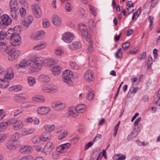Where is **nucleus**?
<instances>
[{"label": "nucleus", "mask_w": 160, "mask_h": 160, "mask_svg": "<svg viewBox=\"0 0 160 160\" xmlns=\"http://www.w3.org/2000/svg\"><path fill=\"white\" fill-rule=\"evenodd\" d=\"M33 158L32 156L29 155L25 157H22L20 160H32Z\"/></svg>", "instance_id": "bf43d9fd"}, {"label": "nucleus", "mask_w": 160, "mask_h": 160, "mask_svg": "<svg viewBox=\"0 0 160 160\" xmlns=\"http://www.w3.org/2000/svg\"><path fill=\"white\" fill-rule=\"evenodd\" d=\"M88 24L90 26L94 27L95 26V23L94 20L91 19L89 20Z\"/></svg>", "instance_id": "338daca9"}, {"label": "nucleus", "mask_w": 160, "mask_h": 160, "mask_svg": "<svg viewBox=\"0 0 160 160\" xmlns=\"http://www.w3.org/2000/svg\"><path fill=\"white\" fill-rule=\"evenodd\" d=\"M7 137V135L5 134H0V143L3 142Z\"/></svg>", "instance_id": "3c124183"}, {"label": "nucleus", "mask_w": 160, "mask_h": 160, "mask_svg": "<svg viewBox=\"0 0 160 160\" xmlns=\"http://www.w3.org/2000/svg\"><path fill=\"white\" fill-rule=\"evenodd\" d=\"M58 60L53 58H48L45 59L42 62L43 65L46 67H49L57 63Z\"/></svg>", "instance_id": "0eeeda50"}, {"label": "nucleus", "mask_w": 160, "mask_h": 160, "mask_svg": "<svg viewBox=\"0 0 160 160\" xmlns=\"http://www.w3.org/2000/svg\"><path fill=\"white\" fill-rule=\"evenodd\" d=\"M10 9H18V3L17 0H11L9 3Z\"/></svg>", "instance_id": "5701e85b"}, {"label": "nucleus", "mask_w": 160, "mask_h": 160, "mask_svg": "<svg viewBox=\"0 0 160 160\" xmlns=\"http://www.w3.org/2000/svg\"><path fill=\"white\" fill-rule=\"evenodd\" d=\"M19 12L20 14L22 17L24 16L26 14L25 9L23 7L19 9Z\"/></svg>", "instance_id": "6e6d98bb"}, {"label": "nucleus", "mask_w": 160, "mask_h": 160, "mask_svg": "<svg viewBox=\"0 0 160 160\" xmlns=\"http://www.w3.org/2000/svg\"><path fill=\"white\" fill-rule=\"evenodd\" d=\"M16 120H17L13 118H12L8 120L7 121V122L8 123V125H10L12 124H13V125H14L15 122H16Z\"/></svg>", "instance_id": "69168bd1"}, {"label": "nucleus", "mask_w": 160, "mask_h": 160, "mask_svg": "<svg viewBox=\"0 0 160 160\" xmlns=\"http://www.w3.org/2000/svg\"><path fill=\"white\" fill-rule=\"evenodd\" d=\"M70 48L74 50H76L81 48V45L79 41H76L71 43L69 46Z\"/></svg>", "instance_id": "bb28decb"}, {"label": "nucleus", "mask_w": 160, "mask_h": 160, "mask_svg": "<svg viewBox=\"0 0 160 160\" xmlns=\"http://www.w3.org/2000/svg\"><path fill=\"white\" fill-rule=\"evenodd\" d=\"M38 80L42 82L48 83L50 81V78L47 75L45 74H41L38 78Z\"/></svg>", "instance_id": "393cba45"}, {"label": "nucleus", "mask_w": 160, "mask_h": 160, "mask_svg": "<svg viewBox=\"0 0 160 160\" xmlns=\"http://www.w3.org/2000/svg\"><path fill=\"white\" fill-rule=\"evenodd\" d=\"M32 20L33 18L32 16H27L24 18L21 24L23 27L28 28L31 24Z\"/></svg>", "instance_id": "2eb2a0df"}, {"label": "nucleus", "mask_w": 160, "mask_h": 160, "mask_svg": "<svg viewBox=\"0 0 160 160\" xmlns=\"http://www.w3.org/2000/svg\"><path fill=\"white\" fill-rule=\"evenodd\" d=\"M47 47V42L45 41H42L34 45L32 48V49L33 50H37L44 49Z\"/></svg>", "instance_id": "a211bd4d"}, {"label": "nucleus", "mask_w": 160, "mask_h": 160, "mask_svg": "<svg viewBox=\"0 0 160 160\" xmlns=\"http://www.w3.org/2000/svg\"><path fill=\"white\" fill-rule=\"evenodd\" d=\"M14 77V74L11 71H8L4 74V79L10 80L12 79Z\"/></svg>", "instance_id": "7c9ffc66"}, {"label": "nucleus", "mask_w": 160, "mask_h": 160, "mask_svg": "<svg viewBox=\"0 0 160 160\" xmlns=\"http://www.w3.org/2000/svg\"><path fill=\"white\" fill-rule=\"evenodd\" d=\"M89 64L91 67H94L96 64V60L93 57H91L89 58Z\"/></svg>", "instance_id": "58836bf2"}, {"label": "nucleus", "mask_w": 160, "mask_h": 160, "mask_svg": "<svg viewBox=\"0 0 160 160\" xmlns=\"http://www.w3.org/2000/svg\"><path fill=\"white\" fill-rule=\"evenodd\" d=\"M153 63V60L152 57L151 55L148 56L147 62V66L148 70L150 69L151 68V65Z\"/></svg>", "instance_id": "4c0bfd02"}, {"label": "nucleus", "mask_w": 160, "mask_h": 160, "mask_svg": "<svg viewBox=\"0 0 160 160\" xmlns=\"http://www.w3.org/2000/svg\"><path fill=\"white\" fill-rule=\"evenodd\" d=\"M32 11L34 16L37 18H39L41 15V12L39 6L36 4L32 6Z\"/></svg>", "instance_id": "9b49d317"}, {"label": "nucleus", "mask_w": 160, "mask_h": 160, "mask_svg": "<svg viewBox=\"0 0 160 160\" xmlns=\"http://www.w3.org/2000/svg\"><path fill=\"white\" fill-rule=\"evenodd\" d=\"M72 7L70 3L68 2L66 4L65 9L67 12H71L72 10Z\"/></svg>", "instance_id": "a19ab883"}, {"label": "nucleus", "mask_w": 160, "mask_h": 160, "mask_svg": "<svg viewBox=\"0 0 160 160\" xmlns=\"http://www.w3.org/2000/svg\"><path fill=\"white\" fill-rule=\"evenodd\" d=\"M20 29L18 26H16L13 28L9 29L6 34V38L10 40V42L12 46H16L19 45L21 43L19 33Z\"/></svg>", "instance_id": "f257e3e1"}, {"label": "nucleus", "mask_w": 160, "mask_h": 160, "mask_svg": "<svg viewBox=\"0 0 160 160\" xmlns=\"http://www.w3.org/2000/svg\"><path fill=\"white\" fill-rule=\"evenodd\" d=\"M40 139L37 137H35L32 139V142L35 144L39 143L40 142Z\"/></svg>", "instance_id": "e2e57ef3"}, {"label": "nucleus", "mask_w": 160, "mask_h": 160, "mask_svg": "<svg viewBox=\"0 0 160 160\" xmlns=\"http://www.w3.org/2000/svg\"><path fill=\"white\" fill-rule=\"evenodd\" d=\"M55 128L54 125H44V130L47 132H52L54 130Z\"/></svg>", "instance_id": "473e14b6"}, {"label": "nucleus", "mask_w": 160, "mask_h": 160, "mask_svg": "<svg viewBox=\"0 0 160 160\" xmlns=\"http://www.w3.org/2000/svg\"><path fill=\"white\" fill-rule=\"evenodd\" d=\"M35 130L33 128H28L23 129L22 132V134L23 136H25L32 133H33Z\"/></svg>", "instance_id": "f704fd0d"}, {"label": "nucleus", "mask_w": 160, "mask_h": 160, "mask_svg": "<svg viewBox=\"0 0 160 160\" xmlns=\"http://www.w3.org/2000/svg\"><path fill=\"white\" fill-rule=\"evenodd\" d=\"M52 22L53 24L58 26L61 24L62 19L59 16L54 15L53 16Z\"/></svg>", "instance_id": "aec40b11"}, {"label": "nucleus", "mask_w": 160, "mask_h": 160, "mask_svg": "<svg viewBox=\"0 0 160 160\" xmlns=\"http://www.w3.org/2000/svg\"><path fill=\"white\" fill-rule=\"evenodd\" d=\"M32 60L27 59L23 60L21 61L18 64L16 65L15 66L16 69H17L23 68L26 66H30Z\"/></svg>", "instance_id": "1a4fd4ad"}, {"label": "nucleus", "mask_w": 160, "mask_h": 160, "mask_svg": "<svg viewBox=\"0 0 160 160\" xmlns=\"http://www.w3.org/2000/svg\"><path fill=\"white\" fill-rule=\"evenodd\" d=\"M70 145V144L69 143L61 144L57 147V151L59 153H64L69 148Z\"/></svg>", "instance_id": "f8f14e48"}, {"label": "nucleus", "mask_w": 160, "mask_h": 160, "mask_svg": "<svg viewBox=\"0 0 160 160\" xmlns=\"http://www.w3.org/2000/svg\"><path fill=\"white\" fill-rule=\"evenodd\" d=\"M20 145L19 141H11L8 142L6 144V147L9 150H15Z\"/></svg>", "instance_id": "6e6552de"}, {"label": "nucleus", "mask_w": 160, "mask_h": 160, "mask_svg": "<svg viewBox=\"0 0 160 160\" xmlns=\"http://www.w3.org/2000/svg\"><path fill=\"white\" fill-rule=\"evenodd\" d=\"M73 34L70 32H66L62 35V40L66 43H70L73 40Z\"/></svg>", "instance_id": "423d86ee"}, {"label": "nucleus", "mask_w": 160, "mask_h": 160, "mask_svg": "<svg viewBox=\"0 0 160 160\" xmlns=\"http://www.w3.org/2000/svg\"><path fill=\"white\" fill-rule=\"evenodd\" d=\"M80 28L81 30L82 34L84 37V39L87 42L91 43L92 40L91 38V35L89 33V29H87L86 26L84 24H82L81 25L80 27Z\"/></svg>", "instance_id": "7ed1b4c3"}, {"label": "nucleus", "mask_w": 160, "mask_h": 160, "mask_svg": "<svg viewBox=\"0 0 160 160\" xmlns=\"http://www.w3.org/2000/svg\"><path fill=\"white\" fill-rule=\"evenodd\" d=\"M51 138L50 134L48 132L43 133L40 136V140L42 141L46 142Z\"/></svg>", "instance_id": "b1692460"}, {"label": "nucleus", "mask_w": 160, "mask_h": 160, "mask_svg": "<svg viewBox=\"0 0 160 160\" xmlns=\"http://www.w3.org/2000/svg\"><path fill=\"white\" fill-rule=\"evenodd\" d=\"M59 156L58 154L56 151L53 152L52 154V158L53 159H57L59 158Z\"/></svg>", "instance_id": "4d7b16f0"}, {"label": "nucleus", "mask_w": 160, "mask_h": 160, "mask_svg": "<svg viewBox=\"0 0 160 160\" xmlns=\"http://www.w3.org/2000/svg\"><path fill=\"white\" fill-rule=\"evenodd\" d=\"M8 56V58L9 60L12 61L17 58L21 53V51L18 50L10 49L7 52Z\"/></svg>", "instance_id": "39448f33"}, {"label": "nucleus", "mask_w": 160, "mask_h": 160, "mask_svg": "<svg viewBox=\"0 0 160 160\" xmlns=\"http://www.w3.org/2000/svg\"><path fill=\"white\" fill-rule=\"evenodd\" d=\"M70 66L72 69L78 70L81 69L78 65H76V63L73 62H70Z\"/></svg>", "instance_id": "c03bdc74"}, {"label": "nucleus", "mask_w": 160, "mask_h": 160, "mask_svg": "<svg viewBox=\"0 0 160 160\" xmlns=\"http://www.w3.org/2000/svg\"><path fill=\"white\" fill-rule=\"evenodd\" d=\"M22 89L21 86L18 85L9 88V90L11 92H18L21 90Z\"/></svg>", "instance_id": "72a5a7b5"}, {"label": "nucleus", "mask_w": 160, "mask_h": 160, "mask_svg": "<svg viewBox=\"0 0 160 160\" xmlns=\"http://www.w3.org/2000/svg\"><path fill=\"white\" fill-rule=\"evenodd\" d=\"M62 76L63 82L67 83L69 86L72 85L71 78L73 76V73L71 71H64Z\"/></svg>", "instance_id": "f03ea898"}, {"label": "nucleus", "mask_w": 160, "mask_h": 160, "mask_svg": "<svg viewBox=\"0 0 160 160\" xmlns=\"http://www.w3.org/2000/svg\"><path fill=\"white\" fill-rule=\"evenodd\" d=\"M8 85L9 82H8L2 80L0 87L2 88H5L7 87Z\"/></svg>", "instance_id": "5fc2aeb1"}, {"label": "nucleus", "mask_w": 160, "mask_h": 160, "mask_svg": "<svg viewBox=\"0 0 160 160\" xmlns=\"http://www.w3.org/2000/svg\"><path fill=\"white\" fill-rule=\"evenodd\" d=\"M32 100L34 102H43L45 101L46 98L43 96L37 95L33 96Z\"/></svg>", "instance_id": "4be33fe9"}, {"label": "nucleus", "mask_w": 160, "mask_h": 160, "mask_svg": "<svg viewBox=\"0 0 160 160\" xmlns=\"http://www.w3.org/2000/svg\"><path fill=\"white\" fill-rule=\"evenodd\" d=\"M54 148V145L52 142H48L43 149L44 153L46 155L49 154Z\"/></svg>", "instance_id": "dca6fc26"}, {"label": "nucleus", "mask_w": 160, "mask_h": 160, "mask_svg": "<svg viewBox=\"0 0 160 160\" xmlns=\"http://www.w3.org/2000/svg\"><path fill=\"white\" fill-rule=\"evenodd\" d=\"M58 90V88L56 86H53L50 88V93H53L57 92Z\"/></svg>", "instance_id": "603ef678"}, {"label": "nucleus", "mask_w": 160, "mask_h": 160, "mask_svg": "<svg viewBox=\"0 0 160 160\" xmlns=\"http://www.w3.org/2000/svg\"><path fill=\"white\" fill-rule=\"evenodd\" d=\"M19 135L17 133H16L14 134L11 136V141H19L18 140L19 138Z\"/></svg>", "instance_id": "8fccbe9b"}, {"label": "nucleus", "mask_w": 160, "mask_h": 160, "mask_svg": "<svg viewBox=\"0 0 160 160\" xmlns=\"http://www.w3.org/2000/svg\"><path fill=\"white\" fill-rule=\"evenodd\" d=\"M45 32L44 31L39 30L35 33L32 37V38L35 41L41 40L45 37Z\"/></svg>", "instance_id": "4468645a"}, {"label": "nucleus", "mask_w": 160, "mask_h": 160, "mask_svg": "<svg viewBox=\"0 0 160 160\" xmlns=\"http://www.w3.org/2000/svg\"><path fill=\"white\" fill-rule=\"evenodd\" d=\"M24 99V97L20 94L16 95L13 98V100L18 103L22 102Z\"/></svg>", "instance_id": "c756f323"}, {"label": "nucleus", "mask_w": 160, "mask_h": 160, "mask_svg": "<svg viewBox=\"0 0 160 160\" xmlns=\"http://www.w3.org/2000/svg\"><path fill=\"white\" fill-rule=\"evenodd\" d=\"M6 32L5 30H2L0 32V40L3 39L6 37Z\"/></svg>", "instance_id": "13d9d810"}, {"label": "nucleus", "mask_w": 160, "mask_h": 160, "mask_svg": "<svg viewBox=\"0 0 160 160\" xmlns=\"http://www.w3.org/2000/svg\"><path fill=\"white\" fill-rule=\"evenodd\" d=\"M42 25L44 28H47L49 27L50 23L48 20L44 19L42 20Z\"/></svg>", "instance_id": "09e8293b"}, {"label": "nucleus", "mask_w": 160, "mask_h": 160, "mask_svg": "<svg viewBox=\"0 0 160 160\" xmlns=\"http://www.w3.org/2000/svg\"><path fill=\"white\" fill-rule=\"evenodd\" d=\"M75 108L77 113H83L85 111L86 107L84 104H81L77 106Z\"/></svg>", "instance_id": "cd10ccee"}, {"label": "nucleus", "mask_w": 160, "mask_h": 160, "mask_svg": "<svg viewBox=\"0 0 160 160\" xmlns=\"http://www.w3.org/2000/svg\"><path fill=\"white\" fill-rule=\"evenodd\" d=\"M122 56V52L121 48H119L115 54V56L116 58H121Z\"/></svg>", "instance_id": "79ce46f5"}, {"label": "nucleus", "mask_w": 160, "mask_h": 160, "mask_svg": "<svg viewBox=\"0 0 160 160\" xmlns=\"http://www.w3.org/2000/svg\"><path fill=\"white\" fill-rule=\"evenodd\" d=\"M148 18L149 20V29L152 31L153 28L154 18L152 16H150Z\"/></svg>", "instance_id": "ea45409f"}, {"label": "nucleus", "mask_w": 160, "mask_h": 160, "mask_svg": "<svg viewBox=\"0 0 160 160\" xmlns=\"http://www.w3.org/2000/svg\"><path fill=\"white\" fill-rule=\"evenodd\" d=\"M137 135V132L135 131H133L129 135L128 137V140H131L135 138Z\"/></svg>", "instance_id": "37998d69"}, {"label": "nucleus", "mask_w": 160, "mask_h": 160, "mask_svg": "<svg viewBox=\"0 0 160 160\" xmlns=\"http://www.w3.org/2000/svg\"><path fill=\"white\" fill-rule=\"evenodd\" d=\"M89 43L90 44L88 46V47L87 50V52L88 53L91 54L93 50V47H92V42H91V43Z\"/></svg>", "instance_id": "49530a36"}, {"label": "nucleus", "mask_w": 160, "mask_h": 160, "mask_svg": "<svg viewBox=\"0 0 160 160\" xmlns=\"http://www.w3.org/2000/svg\"><path fill=\"white\" fill-rule=\"evenodd\" d=\"M67 135V132H64L60 134L58 137V138L59 140H61L64 138Z\"/></svg>", "instance_id": "864d4df0"}, {"label": "nucleus", "mask_w": 160, "mask_h": 160, "mask_svg": "<svg viewBox=\"0 0 160 160\" xmlns=\"http://www.w3.org/2000/svg\"><path fill=\"white\" fill-rule=\"evenodd\" d=\"M28 81L29 84L31 86H33L34 84L36 83V81L35 78L32 77H30L28 79Z\"/></svg>", "instance_id": "a18cd8bd"}, {"label": "nucleus", "mask_w": 160, "mask_h": 160, "mask_svg": "<svg viewBox=\"0 0 160 160\" xmlns=\"http://www.w3.org/2000/svg\"><path fill=\"white\" fill-rule=\"evenodd\" d=\"M23 110L22 109H18L16 110L14 112V116H17L23 112Z\"/></svg>", "instance_id": "052dcab7"}, {"label": "nucleus", "mask_w": 160, "mask_h": 160, "mask_svg": "<svg viewBox=\"0 0 160 160\" xmlns=\"http://www.w3.org/2000/svg\"><path fill=\"white\" fill-rule=\"evenodd\" d=\"M51 107L55 110L60 111L64 110L66 107V104L59 101H55L52 102Z\"/></svg>", "instance_id": "20e7f679"}, {"label": "nucleus", "mask_w": 160, "mask_h": 160, "mask_svg": "<svg viewBox=\"0 0 160 160\" xmlns=\"http://www.w3.org/2000/svg\"><path fill=\"white\" fill-rule=\"evenodd\" d=\"M130 44L129 42H127L123 43L122 46V48L124 49H126L128 48Z\"/></svg>", "instance_id": "774afa93"}, {"label": "nucleus", "mask_w": 160, "mask_h": 160, "mask_svg": "<svg viewBox=\"0 0 160 160\" xmlns=\"http://www.w3.org/2000/svg\"><path fill=\"white\" fill-rule=\"evenodd\" d=\"M94 96V94L93 92L91 91L88 93L87 96V98L88 100H92L93 99Z\"/></svg>", "instance_id": "de8ad7c7"}, {"label": "nucleus", "mask_w": 160, "mask_h": 160, "mask_svg": "<svg viewBox=\"0 0 160 160\" xmlns=\"http://www.w3.org/2000/svg\"><path fill=\"white\" fill-rule=\"evenodd\" d=\"M50 111L51 109L49 107L42 106L38 108L36 112L38 115H43L48 113Z\"/></svg>", "instance_id": "9d476101"}, {"label": "nucleus", "mask_w": 160, "mask_h": 160, "mask_svg": "<svg viewBox=\"0 0 160 160\" xmlns=\"http://www.w3.org/2000/svg\"><path fill=\"white\" fill-rule=\"evenodd\" d=\"M2 23L6 26H8L12 23V20L9 16L7 14H4L1 17Z\"/></svg>", "instance_id": "f3484780"}, {"label": "nucleus", "mask_w": 160, "mask_h": 160, "mask_svg": "<svg viewBox=\"0 0 160 160\" xmlns=\"http://www.w3.org/2000/svg\"><path fill=\"white\" fill-rule=\"evenodd\" d=\"M20 152L23 154L29 153L33 151V149L31 146L28 145L22 146L19 149Z\"/></svg>", "instance_id": "ddd939ff"}, {"label": "nucleus", "mask_w": 160, "mask_h": 160, "mask_svg": "<svg viewBox=\"0 0 160 160\" xmlns=\"http://www.w3.org/2000/svg\"><path fill=\"white\" fill-rule=\"evenodd\" d=\"M42 90L43 92L50 93V88L47 86L43 87L42 88Z\"/></svg>", "instance_id": "0e129e2a"}, {"label": "nucleus", "mask_w": 160, "mask_h": 160, "mask_svg": "<svg viewBox=\"0 0 160 160\" xmlns=\"http://www.w3.org/2000/svg\"><path fill=\"white\" fill-rule=\"evenodd\" d=\"M93 77V72L92 71H87L85 73L84 78L88 81H92Z\"/></svg>", "instance_id": "412c9836"}, {"label": "nucleus", "mask_w": 160, "mask_h": 160, "mask_svg": "<svg viewBox=\"0 0 160 160\" xmlns=\"http://www.w3.org/2000/svg\"><path fill=\"white\" fill-rule=\"evenodd\" d=\"M42 67V62H31V65L29 68V70L33 69H38L41 70Z\"/></svg>", "instance_id": "6ab92c4d"}, {"label": "nucleus", "mask_w": 160, "mask_h": 160, "mask_svg": "<svg viewBox=\"0 0 160 160\" xmlns=\"http://www.w3.org/2000/svg\"><path fill=\"white\" fill-rule=\"evenodd\" d=\"M23 124L22 121L16 120L15 124L13 125V128L15 130H18L23 128Z\"/></svg>", "instance_id": "a878e982"}, {"label": "nucleus", "mask_w": 160, "mask_h": 160, "mask_svg": "<svg viewBox=\"0 0 160 160\" xmlns=\"http://www.w3.org/2000/svg\"><path fill=\"white\" fill-rule=\"evenodd\" d=\"M8 47L6 43L4 42H1L0 43V50L2 51L8 52L9 50L7 49Z\"/></svg>", "instance_id": "c9c22d12"}, {"label": "nucleus", "mask_w": 160, "mask_h": 160, "mask_svg": "<svg viewBox=\"0 0 160 160\" xmlns=\"http://www.w3.org/2000/svg\"><path fill=\"white\" fill-rule=\"evenodd\" d=\"M75 108L74 107H70L68 110V113L69 116L74 118H77L78 116V114L77 112H75Z\"/></svg>", "instance_id": "c85d7f7f"}, {"label": "nucleus", "mask_w": 160, "mask_h": 160, "mask_svg": "<svg viewBox=\"0 0 160 160\" xmlns=\"http://www.w3.org/2000/svg\"><path fill=\"white\" fill-rule=\"evenodd\" d=\"M18 9H10V14L13 19L16 20L18 19L17 12Z\"/></svg>", "instance_id": "2f4dec72"}, {"label": "nucleus", "mask_w": 160, "mask_h": 160, "mask_svg": "<svg viewBox=\"0 0 160 160\" xmlns=\"http://www.w3.org/2000/svg\"><path fill=\"white\" fill-rule=\"evenodd\" d=\"M54 53L58 56H62L64 54V52L59 48H56L54 50Z\"/></svg>", "instance_id": "e433bc0d"}, {"label": "nucleus", "mask_w": 160, "mask_h": 160, "mask_svg": "<svg viewBox=\"0 0 160 160\" xmlns=\"http://www.w3.org/2000/svg\"><path fill=\"white\" fill-rule=\"evenodd\" d=\"M146 52H144L141 54L138 57V60H141L144 59L146 56Z\"/></svg>", "instance_id": "680f3d73"}]
</instances>
